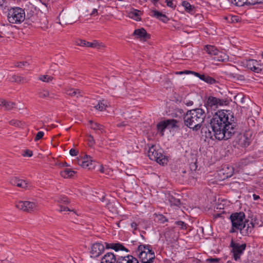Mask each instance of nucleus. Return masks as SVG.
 Instances as JSON below:
<instances>
[{"instance_id": "nucleus-20", "label": "nucleus", "mask_w": 263, "mask_h": 263, "mask_svg": "<svg viewBox=\"0 0 263 263\" xmlns=\"http://www.w3.org/2000/svg\"><path fill=\"white\" fill-rule=\"evenodd\" d=\"M181 5L184 7L185 11L190 14L195 13V7L194 6L191 5L188 2L183 1Z\"/></svg>"}, {"instance_id": "nucleus-44", "label": "nucleus", "mask_w": 263, "mask_h": 263, "mask_svg": "<svg viewBox=\"0 0 263 263\" xmlns=\"http://www.w3.org/2000/svg\"><path fill=\"white\" fill-rule=\"evenodd\" d=\"M44 133L43 132H42V131L39 132L37 133V134L36 135V136L34 138V141H37L43 138V137L44 136Z\"/></svg>"}, {"instance_id": "nucleus-40", "label": "nucleus", "mask_w": 263, "mask_h": 263, "mask_svg": "<svg viewBox=\"0 0 263 263\" xmlns=\"http://www.w3.org/2000/svg\"><path fill=\"white\" fill-rule=\"evenodd\" d=\"M60 203H63L65 204H68L70 202L69 199L65 196H61L59 198V201Z\"/></svg>"}, {"instance_id": "nucleus-32", "label": "nucleus", "mask_w": 263, "mask_h": 263, "mask_svg": "<svg viewBox=\"0 0 263 263\" xmlns=\"http://www.w3.org/2000/svg\"><path fill=\"white\" fill-rule=\"evenodd\" d=\"M146 252L147 253V255H148V260L146 261H144V263H153L155 259V255L154 251L152 250V248L149 250H147Z\"/></svg>"}, {"instance_id": "nucleus-57", "label": "nucleus", "mask_w": 263, "mask_h": 263, "mask_svg": "<svg viewBox=\"0 0 263 263\" xmlns=\"http://www.w3.org/2000/svg\"><path fill=\"white\" fill-rule=\"evenodd\" d=\"M88 141L92 144H95V140L93 139V137L91 135H89V138H88Z\"/></svg>"}, {"instance_id": "nucleus-47", "label": "nucleus", "mask_w": 263, "mask_h": 263, "mask_svg": "<svg viewBox=\"0 0 263 263\" xmlns=\"http://www.w3.org/2000/svg\"><path fill=\"white\" fill-rule=\"evenodd\" d=\"M76 44L78 46L84 47L85 46L86 41L83 40H78L76 41Z\"/></svg>"}, {"instance_id": "nucleus-16", "label": "nucleus", "mask_w": 263, "mask_h": 263, "mask_svg": "<svg viewBox=\"0 0 263 263\" xmlns=\"http://www.w3.org/2000/svg\"><path fill=\"white\" fill-rule=\"evenodd\" d=\"M117 256L113 253H106L102 258L101 263H117Z\"/></svg>"}, {"instance_id": "nucleus-55", "label": "nucleus", "mask_w": 263, "mask_h": 263, "mask_svg": "<svg viewBox=\"0 0 263 263\" xmlns=\"http://www.w3.org/2000/svg\"><path fill=\"white\" fill-rule=\"evenodd\" d=\"M50 1V0H40L42 3L45 6H46L47 7H48V5H49Z\"/></svg>"}, {"instance_id": "nucleus-11", "label": "nucleus", "mask_w": 263, "mask_h": 263, "mask_svg": "<svg viewBox=\"0 0 263 263\" xmlns=\"http://www.w3.org/2000/svg\"><path fill=\"white\" fill-rule=\"evenodd\" d=\"M79 164L83 168L88 170H93L95 168V162L89 156L85 155L83 158L78 160Z\"/></svg>"}, {"instance_id": "nucleus-51", "label": "nucleus", "mask_w": 263, "mask_h": 263, "mask_svg": "<svg viewBox=\"0 0 263 263\" xmlns=\"http://www.w3.org/2000/svg\"><path fill=\"white\" fill-rule=\"evenodd\" d=\"M256 65H255V66L252 68L251 70L255 72L259 73L261 71V69L259 67H257Z\"/></svg>"}, {"instance_id": "nucleus-54", "label": "nucleus", "mask_w": 263, "mask_h": 263, "mask_svg": "<svg viewBox=\"0 0 263 263\" xmlns=\"http://www.w3.org/2000/svg\"><path fill=\"white\" fill-rule=\"evenodd\" d=\"M130 226H131V227L133 228V229L135 231L137 229V223L135 222H133L131 224H130Z\"/></svg>"}, {"instance_id": "nucleus-52", "label": "nucleus", "mask_w": 263, "mask_h": 263, "mask_svg": "<svg viewBox=\"0 0 263 263\" xmlns=\"http://www.w3.org/2000/svg\"><path fill=\"white\" fill-rule=\"evenodd\" d=\"M98 10L97 9H93L90 15L92 16H95L98 15Z\"/></svg>"}, {"instance_id": "nucleus-50", "label": "nucleus", "mask_w": 263, "mask_h": 263, "mask_svg": "<svg viewBox=\"0 0 263 263\" xmlns=\"http://www.w3.org/2000/svg\"><path fill=\"white\" fill-rule=\"evenodd\" d=\"M60 209L59 210V211L60 212H63V211H71V210L67 206L60 205Z\"/></svg>"}, {"instance_id": "nucleus-8", "label": "nucleus", "mask_w": 263, "mask_h": 263, "mask_svg": "<svg viewBox=\"0 0 263 263\" xmlns=\"http://www.w3.org/2000/svg\"><path fill=\"white\" fill-rule=\"evenodd\" d=\"M252 140V134L248 132L243 134H239L237 137L236 142L241 147H247L251 144Z\"/></svg>"}, {"instance_id": "nucleus-4", "label": "nucleus", "mask_w": 263, "mask_h": 263, "mask_svg": "<svg viewBox=\"0 0 263 263\" xmlns=\"http://www.w3.org/2000/svg\"><path fill=\"white\" fill-rule=\"evenodd\" d=\"M148 157L160 165H164L168 162L167 157L164 154L163 149L155 144L148 146Z\"/></svg>"}, {"instance_id": "nucleus-63", "label": "nucleus", "mask_w": 263, "mask_h": 263, "mask_svg": "<svg viewBox=\"0 0 263 263\" xmlns=\"http://www.w3.org/2000/svg\"><path fill=\"white\" fill-rule=\"evenodd\" d=\"M92 43L91 42H87L86 41V44H85V46L86 47H91V46H92Z\"/></svg>"}, {"instance_id": "nucleus-42", "label": "nucleus", "mask_w": 263, "mask_h": 263, "mask_svg": "<svg viewBox=\"0 0 263 263\" xmlns=\"http://www.w3.org/2000/svg\"><path fill=\"white\" fill-rule=\"evenodd\" d=\"M177 226L180 227L182 229H186V224L182 221H177L175 222Z\"/></svg>"}, {"instance_id": "nucleus-49", "label": "nucleus", "mask_w": 263, "mask_h": 263, "mask_svg": "<svg viewBox=\"0 0 263 263\" xmlns=\"http://www.w3.org/2000/svg\"><path fill=\"white\" fill-rule=\"evenodd\" d=\"M69 153L72 156H76L78 154V151L76 149L71 148L69 151Z\"/></svg>"}, {"instance_id": "nucleus-27", "label": "nucleus", "mask_w": 263, "mask_h": 263, "mask_svg": "<svg viewBox=\"0 0 263 263\" xmlns=\"http://www.w3.org/2000/svg\"><path fill=\"white\" fill-rule=\"evenodd\" d=\"M168 128H179L177 125L178 121L175 119H167L165 120Z\"/></svg>"}, {"instance_id": "nucleus-19", "label": "nucleus", "mask_w": 263, "mask_h": 263, "mask_svg": "<svg viewBox=\"0 0 263 263\" xmlns=\"http://www.w3.org/2000/svg\"><path fill=\"white\" fill-rule=\"evenodd\" d=\"M213 59L216 62H224L228 59V56L225 53L218 50L216 54L213 57Z\"/></svg>"}, {"instance_id": "nucleus-24", "label": "nucleus", "mask_w": 263, "mask_h": 263, "mask_svg": "<svg viewBox=\"0 0 263 263\" xmlns=\"http://www.w3.org/2000/svg\"><path fill=\"white\" fill-rule=\"evenodd\" d=\"M167 126L165 120L159 122L157 125L158 132L161 136H164V132Z\"/></svg>"}, {"instance_id": "nucleus-34", "label": "nucleus", "mask_w": 263, "mask_h": 263, "mask_svg": "<svg viewBox=\"0 0 263 263\" xmlns=\"http://www.w3.org/2000/svg\"><path fill=\"white\" fill-rule=\"evenodd\" d=\"M39 96L41 98L45 99L48 97L52 98L50 96L49 92L45 89H40L38 91Z\"/></svg>"}, {"instance_id": "nucleus-45", "label": "nucleus", "mask_w": 263, "mask_h": 263, "mask_svg": "<svg viewBox=\"0 0 263 263\" xmlns=\"http://www.w3.org/2000/svg\"><path fill=\"white\" fill-rule=\"evenodd\" d=\"M33 155V153L29 149H26L24 151V154L23 155L25 157H31Z\"/></svg>"}, {"instance_id": "nucleus-10", "label": "nucleus", "mask_w": 263, "mask_h": 263, "mask_svg": "<svg viewBox=\"0 0 263 263\" xmlns=\"http://www.w3.org/2000/svg\"><path fill=\"white\" fill-rule=\"evenodd\" d=\"M193 75L198 77L200 80L203 81L210 85L217 86L219 83V79L212 77L207 73H200L199 72H194Z\"/></svg>"}, {"instance_id": "nucleus-9", "label": "nucleus", "mask_w": 263, "mask_h": 263, "mask_svg": "<svg viewBox=\"0 0 263 263\" xmlns=\"http://www.w3.org/2000/svg\"><path fill=\"white\" fill-rule=\"evenodd\" d=\"M15 206L18 209L27 212H31L36 210V204L29 201H19L16 203Z\"/></svg>"}, {"instance_id": "nucleus-64", "label": "nucleus", "mask_w": 263, "mask_h": 263, "mask_svg": "<svg viewBox=\"0 0 263 263\" xmlns=\"http://www.w3.org/2000/svg\"><path fill=\"white\" fill-rule=\"evenodd\" d=\"M185 104L188 106H191L193 104V102L192 101H189L186 103H185Z\"/></svg>"}, {"instance_id": "nucleus-33", "label": "nucleus", "mask_w": 263, "mask_h": 263, "mask_svg": "<svg viewBox=\"0 0 263 263\" xmlns=\"http://www.w3.org/2000/svg\"><path fill=\"white\" fill-rule=\"evenodd\" d=\"M17 186L18 187L26 189L29 187H30L31 185L29 181L23 179H20L18 183L17 184Z\"/></svg>"}, {"instance_id": "nucleus-30", "label": "nucleus", "mask_w": 263, "mask_h": 263, "mask_svg": "<svg viewBox=\"0 0 263 263\" xmlns=\"http://www.w3.org/2000/svg\"><path fill=\"white\" fill-rule=\"evenodd\" d=\"M168 201L171 205L179 206L181 204L180 199L172 195L168 197Z\"/></svg>"}, {"instance_id": "nucleus-59", "label": "nucleus", "mask_w": 263, "mask_h": 263, "mask_svg": "<svg viewBox=\"0 0 263 263\" xmlns=\"http://www.w3.org/2000/svg\"><path fill=\"white\" fill-rule=\"evenodd\" d=\"M30 9H31V10H30V12L29 15H30V16H32V15H33V13L34 12V10H35V9L33 7V6H31V7H30Z\"/></svg>"}, {"instance_id": "nucleus-46", "label": "nucleus", "mask_w": 263, "mask_h": 263, "mask_svg": "<svg viewBox=\"0 0 263 263\" xmlns=\"http://www.w3.org/2000/svg\"><path fill=\"white\" fill-rule=\"evenodd\" d=\"M173 1V0H165V2L168 7L172 8L173 9H175L176 6L174 5Z\"/></svg>"}, {"instance_id": "nucleus-48", "label": "nucleus", "mask_w": 263, "mask_h": 263, "mask_svg": "<svg viewBox=\"0 0 263 263\" xmlns=\"http://www.w3.org/2000/svg\"><path fill=\"white\" fill-rule=\"evenodd\" d=\"M27 64V62H17L15 66L17 67H22L23 66H26Z\"/></svg>"}, {"instance_id": "nucleus-21", "label": "nucleus", "mask_w": 263, "mask_h": 263, "mask_svg": "<svg viewBox=\"0 0 263 263\" xmlns=\"http://www.w3.org/2000/svg\"><path fill=\"white\" fill-rule=\"evenodd\" d=\"M204 50L211 57H214L218 51V49L214 46L207 45L204 46Z\"/></svg>"}, {"instance_id": "nucleus-22", "label": "nucleus", "mask_w": 263, "mask_h": 263, "mask_svg": "<svg viewBox=\"0 0 263 263\" xmlns=\"http://www.w3.org/2000/svg\"><path fill=\"white\" fill-rule=\"evenodd\" d=\"M66 93L69 96L76 97L77 98L82 96V92L79 89L74 88H69L66 89Z\"/></svg>"}, {"instance_id": "nucleus-6", "label": "nucleus", "mask_w": 263, "mask_h": 263, "mask_svg": "<svg viewBox=\"0 0 263 263\" xmlns=\"http://www.w3.org/2000/svg\"><path fill=\"white\" fill-rule=\"evenodd\" d=\"M230 247L232 248L231 252L235 260L237 261L240 259L244 251L246 249V243H240L234 241L232 239L231 241Z\"/></svg>"}, {"instance_id": "nucleus-56", "label": "nucleus", "mask_w": 263, "mask_h": 263, "mask_svg": "<svg viewBox=\"0 0 263 263\" xmlns=\"http://www.w3.org/2000/svg\"><path fill=\"white\" fill-rule=\"evenodd\" d=\"M4 3H5L3 0H0V10H3L5 8V6Z\"/></svg>"}, {"instance_id": "nucleus-61", "label": "nucleus", "mask_w": 263, "mask_h": 263, "mask_svg": "<svg viewBox=\"0 0 263 263\" xmlns=\"http://www.w3.org/2000/svg\"><path fill=\"white\" fill-rule=\"evenodd\" d=\"M6 102V100H5L0 99V105L3 106L4 107Z\"/></svg>"}, {"instance_id": "nucleus-15", "label": "nucleus", "mask_w": 263, "mask_h": 263, "mask_svg": "<svg viewBox=\"0 0 263 263\" xmlns=\"http://www.w3.org/2000/svg\"><path fill=\"white\" fill-rule=\"evenodd\" d=\"M133 35L136 36V38L143 41H146L151 37L150 34H148L145 29L143 28L136 29L133 33Z\"/></svg>"}, {"instance_id": "nucleus-25", "label": "nucleus", "mask_w": 263, "mask_h": 263, "mask_svg": "<svg viewBox=\"0 0 263 263\" xmlns=\"http://www.w3.org/2000/svg\"><path fill=\"white\" fill-rule=\"evenodd\" d=\"M89 124L90 125V128L93 130H99L101 133L105 132L104 127L102 125H101L98 123L93 122L92 121H89Z\"/></svg>"}, {"instance_id": "nucleus-17", "label": "nucleus", "mask_w": 263, "mask_h": 263, "mask_svg": "<svg viewBox=\"0 0 263 263\" xmlns=\"http://www.w3.org/2000/svg\"><path fill=\"white\" fill-rule=\"evenodd\" d=\"M234 173V168L232 166L224 165L222 170L220 171L219 175L222 174L223 177L222 179H226L231 177Z\"/></svg>"}, {"instance_id": "nucleus-39", "label": "nucleus", "mask_w": 263, "mask_h": 263, "mask_svg": "<svg viewBox=\"0 0 263 263\" xmlns=\"http://www.w3.org/2000/svg\"><path fill=\"white\" fill-rule=\"evenodd\" d=\"M14 103L6 101L4 107L6 110H11L14 107Z\"/></svg>"}, {"instance_id": "nucleus-14", "label": "nucleus", "mask_w": 263, "mask_h": 263, "mask_svg": "<svg viewBox=\"0 0 263 263\" xmlns=\"http://www.w3.org/2000/svg\"><path fill=\"white\" fill-rule=\"evenodd\" d=\"M117 263H139L137 258L131 255L124 256L117 255Z\"/></svg>"}, {"instance_id": "nucleus-28", "label": "nucleus", "mask_w": 263, "mask_h": 263, "mask_svg": "<svg viewBox=\"0 0 263 263\" xmlns=\"http://www.w3.org/2000/svg\"><path fill=\"white\" fill-rule=\"evenodd\" d=\"M106 101L104 100L99 101L98 103L94 107L100 111H103L106 109L107 107Z\"/></svg>"}, {"instance_id": "nucleus-12", "label": "nucleus", "mask_w": 263, "mask_h": 263, "mask_svg": "<svg viewBox=\"0 0 263 263\" xmlns=\"http://www.w3.org/2000/svg\"><path fill=\"white\" fill-rule=\"evenodd\" d=\"M105 247L103 244L99 242L93 243L91 246V254L92 256L97 257L104 252Z\"/></svg>"}, {"instance_id": "nucleus-31", "label": "nucleus", "mask_w": 263, "mask_h": 263, "mask_svg": "<svg viewBox=\"0 0 263 263\" xmlns=\"http://www.w3.org/2000/svg\"><path fill=\"white\" fill-rule=\"evenodd\" d=\"M74 174L75 172L74 171L69 168H66L61 172V176L64 178L71 177Z\"/></svg>"}, {"instance_id": "nucleus-36", "label": "nucleus", "mask_w": 263, "mask_h": 263, "mask_svg": "<svg viewBox=\"0 0 263 263\" xmlns=\"http://www.w3.org/2000/svg\"><path fill=\"white\" fill-rule=\"evenodd\" d=\"M24 79L23 77H21L20 76H16V75H13L10 78V81L13 82L19 83V82H21L23 81Z\"/></svg>"}, {"instance_id": "nucleus-60", "label": "nucleus", "mask_w": 263, "mask_h": 263, "mask_svg": "<svg viewBox=\"0 0 263 263\" xmlns=\"http://www.w3.org/2000/svg\"><path fill=\"white\" fill-rule=\"evenodd\" d=\"M238 230L236 228H234V227H232V228L230 230V233H233L236 232Z\"/></svg>"}, {"instance_id": "nucleus-37", "label": "nucleus", "mask_w": 263, "mask_h": 263, "mask_svg": "<svg viewBox=\"0 0 263 263\" xmlns=\"http://www.w3.org/2000/svg\"><path fill=\"white\" fill-rule=\"evenodd\" d=\"M39 79L45 82H49L52 80L53 77L48 75H43L41 76Z\"/></svg>"}, {"instance_id": "nucleus-53", "label": "nucleus", "mask_w": 263, "mask_h": 263, "mask_svg": "<svg viewBox=\"0 0 263 263\" xmlns=\"http://www.w3.org/2000/svg\"><path fill=\"white\" fill-rule=\"evenodd\" d=\"M114 243H109L107 242H105V244L106 249H112Z\"/></svg>"}, {"instance_id": "nucleus-58", "label": "nucleus", "mask_w": 263, "mask_h": 263, "mask_svg": "<svg viewBox=\"0 0 263 263\" xmlns=\"http://www.w3.org/2000/svg\"><path fill=\"white\" fill-rule=\"evenodd\" d=\"M194 72H196L195 71H193L185 70V71H180L179 73L180 74H182V73H186V74L192 73V74H193Z\"/></svg>"}, {"instance_id": "nucleus-2", "label": "nucleus", "mask_w": 263, "mask_h": 263, "mask_svg": "<svg viewBox=\"0 0 263 263\" xmlns=\"http://www.w3.org/2000/svg\"><path fill=\"white\" fill-rule=\"evenodd\" d=\"M205 116L204 110L201 108L188 110L183 117L184 125L194 131H198L201 128Z\"/></svg>"}, {"instance_id": "nucleus-13", "label": "nucleus", "mask_w": 263, "mask_h": 263, "mask_svg": "<svg viewBox=\"0 0 263 263\" xmlns=\"http://www.w3.org/2000/svg\"><path fill=\"white\" fill-rule=\"evenodd\" d=\"M235 5L241 7L244 5H255L263 3V0H232Z\"/></svg>"}, {"instance_id": "nucleus-1", "label": "nucleus", "mask_w": 263, "mask_h": 263, "mask_svg": "<svg viewBox=\"0 0 263 263\" xmlns=\"http://www.w3.org/2000/svg\"><path fill=\"white\" fill-rule=\"evenodd\" d=\"M212 129L211 132L206 128L204 130L205 137L216 139L228 140L236 132V123L232 111L229 110H220L216 112L210 121Z\"/></svg>"}, {"instance_id": "nucleus-38", "label": "nucleus", "mask_w": 263, "mask_h": 263, "mask_svg": "<svg viewBox=\"0 0 263 263\" xmlns=\"http://www.w3.org/2000/svg\"><path fill=\"white\" fill-rule=\"evenodd\" d=\"M9 123L10 125L14 126L16 127H20L22 125L21 121L17 120H14V119L10 120L9 122Z\"/></svg>"}, {"instance_id": "nucleus-7", "label": "nucleus", "mask_w": 263, "mask_h": 263, "mask_svg": "<svg viewBox=\"0 0 263 263\" xmlns=\"http://www.w3.org/2000/svg\"><path fill=\"white\" fill-rule=\"evenodd\" d=\"M227 104V101L217 98L213 96H209L204 102V106L208 110H215L219 106Z\"/></svg>"}, {"instance_id": "nucleus-41", "label": "nucleus", "mask_w": 263, "mask_h": 263, "mask_svg": "<svg viewBox=\"0 0 263 263\" xmlns=\"http://www.w3.org/2000/svg\"><path fill=\"white\" fill-rule=\"evenodd\" d=\"M218 258H209L206 259V262L208 263H218L220 261Z\"/></svg>"}, {"instance_id": "nucleus-5", "label": "nucleus", "mask_w": 263, "mask_h": 263, "mask_svg": "<svg viewBox=\"0 0 263 263\" xmlns=\"http://www.w3.org/2000/svg\"><path fill=\"white\" fill-rule=\"evenodd\" d=\"M26 18L25 10L19 7H11L8 9L7 20L10 23L20 24Z\"/></svg>"}, {"instance_id": "nucleus-26", "label": "nucleus", "mask_w": 263, "mask_h": 263, "mask_svg": "<svg viewBox=\"0 0 263 263\" xmlns=\"http://www.w3.org/2000/svg\"><path fill=\"white\" fill-rule=\"evenodd\" d=\"M243 66L250 70L252 69L255 65H258L257 61L253 59L246 60L243 62Z\"/></svg>"}, {"instance_id": "nucleus-23", "label": "nucleus", "mask_w": 263, "mask_h": 263, "mask_svg": "<svg viewBox=\"0 0 263 263\" xmlns=\"http://www.w3.org/2000/svg\"><path fill=\"white\" fill-rule=\"evenodd\" d=\"M141 14V12L140 10L137 9H133V10L131 11L129 14V17L135 20L136 21H141L140 15Z\"/></svg>"}, {"instance_id": "nucleus-3", "label": "nucleus", "mask_w": 263, "mask_h": 263, "mask_svg": "<svg viewBox=\"0 0 263 263\" xmlns=\"http://www.w3.org/2000/svg\"><path fill=\"white\" fill-rule=\"evenodd\" d=\"M232 226L236 228L243 236L251 233L256 224L255 221L249 222V220L245 218V214L242 212L232 213L230 217Z\"/></svg>"}, {"instance_id": "nucleus-18", "label": "nucleus", "mask_w": 263, "mask_h": 263, "mask_svg": "<svg viewBox=\"0 0 263 263\" xmlns=\"http://www.w3.org/2000/svg\"><path fill=\"white\" fill-rule=\"evenodd\" d=\"M152 13L153 14V16L159 19L163 23H167L169 21L168 17L165 14H163L162 12H160L158 10H154L152 11Z\"/></svg>"}, {"instance_id": "nucleus-43", "label": "nucleus", "mask_w": 263, "mask_h": 263, "mask_svg": "<svg viewBox=\"0 0 263 263\" xmlns=\"http://www.w3.org/2000/svg\"><path fill=\"white\" fill-rule=\"evenodd\" d=\"M20 180V179L16 177H13L10 180V183L13 185L17 186V184L18 183Z\"/></svg>"}, {"instance_id": "nucleus-29", "label": "nucleus", "mask_w": 263, "mask_h": 263, "mask_svg": "<svg viewBox=\"0 0 263 263\" xmlns=\"http://www.w3.org/2000/svg\"><path fill=\"white\" fill-rule=\"evenodd\" d=\"M112 249L116 252L118 251H124L126 252H129V250L126 248H125L122 243L119 242L114 243L113 244Z\"/></svg>"}, {"instance_id": "nucleus-35", "label": "nucleus", "mask_w": 263, "mask_h": 263, "mask_svg": "<svg viewBox=\"0 0 263 263\" xmlns=\"http://www.w3.org/2000/svg\"><path fill=\"white\" fill-rule=\"evenodd\" d=\"M152 248V246L149 245H140L138 248L137 251L140 252H146L144 250H149Z\"/></svg>"}, {"instance_id": "nucleus-62", "label": "nucleus", "mask_w": 263, "mask_h": 263, "mask_svg": "<svg viewBox=\"0 0 263 263\" xmlns=\"http://www.w3.org/2000/svg\"><path fill=\"white\" fill-rule=\"evenodd\" d=\"M253 198L254 200H257L260 198L259 196L255 194L253 195Z\"/></svg>"}]
</instances>
